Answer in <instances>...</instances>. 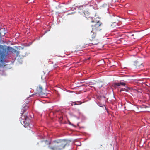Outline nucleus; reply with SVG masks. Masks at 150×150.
<instances>
[{"mask_svg": "<svg viewBox=\"0 0 150 150\" xmlns=\"http://www.w3.org/2000/svg\"><path fill=\"white\" fill-rule=\"evenodd\" d=\"M49 144V145L51 144V146H49L51 150H62L67 145V142L65 140L59 139L54 140L51 143L50 142Z\"/></svg>", "mask_w": 150, "mask_h": 150, "instance_id": "1", "label": "nucleus"}, {"mask_svg": "<svg viewBox=\"0 0 150 150\" xmlns=\"http://www.w3.org/2000/svg\"><path fill=\"white\" fill-rule=\"evenodd\" d=\"M4 46L0 45V62H2L8 54V51Z\"/></svg>", "mask_w": 150, "mask_h": 150, "instance_id": "2", "label": "nucleus"}, {"mask_svg": "<svg viewBox=\"0 0 150 150\" xmlns=\"http://www.w3.org/2000/svg\"><path fill=\"white\" fill-rule=\"evenodd\" d=\"M96 33L92 30L89 34L90 40L92 41L91 43L93 45H97L99 42V39L96 37Z\"/></svg>", "mask_w": 150, "mask_h": 150, "instance_id": "3", "label": "nucleus"}, {"mask_svg": "<svg viewBox=\"0 0 150 150\" xmlns=\"http://www.w3.org/2000/svg\"><path fill=\"white\" fill-rule=\"evenodd\" d=\"M84 16H83L82 21L86 22L93 23L94 21L93 18L90 16V13L87 11H84Z\"/></svg>", "mask_w": 150, "mask_h": 150, "instance_id": "4", "label": "nucleus"}, {"mask_svg": "<svg viewBox=\"0 0 150 150\" xmlns=\"http://www.w3.org/2000/svg\"><path fill=\"white\" fill-rule=\"evenodd\" d=\"M102 23L100 21L96 22L93 25H92V30L94 32H98L101 30Z\"/></svg>", "mask_w": 150, "mask_h": 150, "instance_id": "5", "label": "nucleus"}, {"mask_svg": "<svg viewBox=\"0 0 150 150\" xmlns=\"http://www.w3.org/2000/svg\"><path fill=\"white\" fill-rule=\"evenodd\" d=\"M21 118L22 120H21V122L24 125V127H26L29 125V124L27 122L28 120V117L27 116H25L23 115H21Z\"/></svg>", "mask_w": 150, "mask_h": 150, "instance_id": "6", "label": "nucleus"}, {"mask_svg": "<svg viewBox=\"0 0 150 150\" xmlns=\"http://www.w3.org/2000/svg\"><path fill=\"white\" fill-rule=\"evenodd\" d=\"M37 93L39 95H42V86L39 85L37 88Z\"/></svg>", "mask_w": 150, "mask_h": 150, "instance_id": "7", "label": "nucleus"}, {"mask_svg": "<svg viewBox=\"0 0 150 150\" xmlns=\"http://www.w3.org/2000/svg\"><path fill=\"white\" fill-rule=\"evenodd\" d=\"M120 85L125 86L126 85V84L125 83L120 81L119 83H115L114 85L115 87H116L117 86H120Z\"/></svg>", "mask_w": 150, "mask_h": 150, "instance_id": "8", "label": "nucleus"}, {"mask_svg": "<svg viewBox=\"0 0 150 150\" xmlns=\"http://www.w3.org/2000/svg\"><path fill=\"white\" fill-rule=\"evenodd\" d=\"M134 65L136 68H137L142 65V63L139 61H136L134 62Z\"/></svg>", "mask_w": 150, "mask_h": 150, "instance_id": "9", "label": "nucleus"}, {"mask_svg": "<svg viewBox=\"0 0 150 150\" xmlns=\"http://www.w3.org/2000/svg\"><path fill=\"white\" fill-rule=\"evenodd\" d=\"M4 29H5V28H4V29H3V28L0 29V38H1V37L2 36L4 35L6 33H5L4 32L3 33V34H2V33L1 31L2 30H4Z\"/></svg>", "mask_w": 150, "mask_h": 150, "instance_id": "10", "label": "nucleus"}, {"mask_svg": "<svg viewBox=\"0 0 150 150\" xmlns=\"http://www.w3.org/2000/svg\"><path fill=\"white\" fill-rule=\"evenodd\" d=\"M74 105H79L81 104L82 103V102H81L80 101H77L76 102H74Z\"/></svg>", "mask_w": 150, "mask_h": 150, "instance_id": "11", "label": "nucleus"}, {"mask_svg": "<svg viewBox=\"0 0 150 150\" xmlns=\"http://www.w3.org/2000/svg\"><path fill=\"white\" fill-rule=\"evenodd\" d=\"M28 108V107H26L25 108L24 110H23V113L24 112H25V110L27 108Z\"/></svg>", "mask_w": 150, "mask_h": 150, "instance_id": "12", "label": "nucleus"}, {"mask_svg": "<svg viewBox=\"0 0 150 150\" xmlns=\"http://www.w3.org/2000/svg\"><path fill=\"white\" fill-rule=\"evenodd\" d=\"M19 54V52L18 51H17V54H16L17 55H18Z\"/></svg>", "mask_w": 150, "mask_h": 150, "instance_id": "13", "label": "nucleus"}, {"mask_svg": "<svg viewBox=\"0 0 150 150\" xmlns=\"http://www.w3.org/2000/svg\"><path fill=\"white\" fill-rule=\"evenodd\" d=\"M10 47H8V48H7V50H9V48Z\"/></svg>", "mask_w": 150, "mask_h": 150, "instance_id": "14", "label": "nucleus"}, {"mask_svg": "<svg viewBox=\"0 0 150 150\" xmlns=\"http://www.w3.org/2000/svg\"><path fill=\"white\" fill-rule=\"evenodd\" d=\"M84 6L83 5L82 6H81L80 7H79V8L81 7H83Z\"/></svg>", "mask_w": 150, "mask_h": 150, "instance_id": "15", "label": "nucleus"}, {"mask_svg": "<svg viewBox=\"0 0 150 150\" xmlns=\"http://www.w3.org/2000/svg\"><path fill=\"white\" fill-rule=\"evenodd\" d=\"M122 91V89H121L120 91V92H121V91Z\"/></svg>", "mask_w": 150, "mask_h": 150, "instance_id": "16", "label": "nucleus"}, {"mask_svg": "<svg viewBox=\"0 0 150 150\" xmlns=\"http://www.w3.org/2000/svg\"><path fill=\"white\" fill-rule=\"evenodd\" d=\"M122 91V89H121L120 91V92H121V91Z\"/></svg>", "mask_w": 150, "mask_h": 150, "instance_id": "17", "label": "nucleus"}, {"mask_svg": "<svg viewBox=\"0 0 150 150\" xmlns=\"http://www.w3.org/2000/svg\"><path fill=\"white\" fill-rule=\"evenodd\" d=\"M102 85H101V86H99V88H101V87H102Z\"/></svg>", "mask_w": 150, "mask_h": 150, "instance_id": "18", "label": "nucleus"}, {"mask_svg": "<svg viewBox=\"0 0 150 150\" xmlns=\"http://www.w3.org/2000/svg\"><path fill=\"white\" fill-rule=\"evenodd\" d=\"M122 91H124V90H125V88H124V89H123L122 88Z\"/></svg>", "mask_w": 150, "mask_h": 150, "instance_id": "19", "label": "nucleus"}, {"mask_svg": "<svg viewBox=\"0 0 150 150\" xmlns=\"http://www.w3.org/2000/svg\"><path fill=\"white\" fill-rule=\"evenodd\" d=\"M61 119V120H62V117H60V119Z\"/></svg>", "mask_w": 150, "mask_h": 150, "instance_id": "20", "label": "nucleus"}, {"mask_svg": "<svg viewBox=\"0 0 150 150\" xmlns=\"http://www.w3.org/2000/svg\"><path fill=\"white\" fill-rule=\"evenodd\" d=\"M90 85H91L90 83H89V84L88 86H90Z\"/></svg>", "mask_w": 150, "mask_h": 150, "instance_id": "21", "label": "nucleus"}, {"mask_svg": "<svg viewBox=\"0 0 150 150\" xmlns=\"http://www.w3.org/2000/svg\"><path fill=\"white\" fill-rule=\"evenodd\" d=\"M105 5L108 7V6H107V5L106 4Z\"/></svg>", "mask_w": 150, "mask_h": 150, "instance_id": "22", "label": "nucleus"}, {"mask_svg": "<svg viewBox=\"0 0 150 150\" xmlns=\"http://www.w3.org/2000/svg\"><path fill=\"white\" fill-rule=\"evenodd\" d=\"M45 141L47 142V140H45Z\"/></svg>", "mask_w": 150, "mask_h": 150, "instance_id": "23", "label": "nucleus"}]
</instances>
